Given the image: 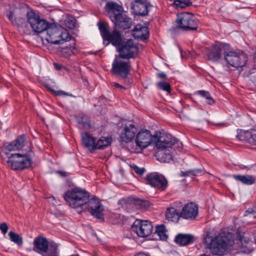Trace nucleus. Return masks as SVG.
Masks as SVG:
<instances>
[{
	"label": "nucleus",
	"mask_w": 256,
	"mask_h": 256,
	"mask_svg": "<svg viewBox=\"0 0 256 256\" xmlns=\"http://www.w3.org/2000/svg\"><path fill=\"white\" fill-rule=\"evenodd\" d=\"M223 44L224 43H221L220 44H216L210 48L206 53V56L209 60L216 62L220 60L222 58Z\"/></svg>",
	"instance_id": "nucleus-21"
},
{
	"label": "nucleus",
	"mask_w": 256,
	"mask_h": 256,
	"mask_svg": "<svg viewBox=\"0 0 256 256\" xmlns=\"http://www.w3.org/2000/svg\"><path fill=\"white\" fill-rule=\"evenodd\" d=\"M56 172L60 176L63 177V178L68 176L70 175V174L68 172H64V171L58 170Z\"/></svg>",
	"instance_id": "nucleus-53"
},
{
	"label": "nucleus",
	"mask_w": 256,
	"mask_h": 256,
	"mask_svg": "<svg viewBox=\"0 0 256 256\" xmlns=\"http://www.w3.org/2000/svg\"><path fill=\"white\" fill-rule=\"evenodd\" d=\"M234 241L230 233L220 234L215 236H212L210 232H206L204 238L205 248L209 249L214 255L222 256L232 245Z\"/></svg>",
	"instance_id": "nucleus-2"
},
{
	"label": "nucleus",
	"mask_w": 256,
	"mask_h": 256,
	"mask_svg": "<svg viewBox=\"0 0 256 256\" xmlns=\"http://www.w3.org/2000/svg\"><path fill=\"white\" fill-rule=\"evenodd\" d=\"M196 92L200 96L206 99L208 96H209V95L210 94L208 91H206L204 90H198Z\"/></svg>",
	"instance_id": "nucleus-50"
},
{
	"label": "nucleus",
	"mask_w": 256,
	"mask_h": 256,
	"mask_svg": "<svg viewBox=\"0 0 256 256\" xmlns=\"http://www.w3.org/2000/svg\"><path fill=\"white\" fill-rule=\"evenodd\" d=\"M172 5H173V6L176 5V0H174V2H172Z\"/></svg>",
	"instance_id": "nucleus-60"
},
{
	"label": "nucleus",
	"mask_w": 256,
	"mask_h": 256,
	"mask_svg": "<svg viewBox=\"0 0 256 256\" xmlns=\"http://www.w3.org/2000/svg\"><path fill=\"white\" fill-rule=\"evenodd\" d=\"M194 236L190 234H177V244L180 246L190 244L194 242Z\"/></svg>",
	"instance_id": "nucleus-27"
},
{
	"label": "nucleus",
	"mask_w": 256,
	"mask_h": 256,
	"mask_svg": "<svg viewBox=\"0 0 256 256\" xmlns=\"http://www.w3.org/2000/svg\"><path fill=\"white\" fill-rule=\"evenodd\" d=\"M54 68L58 70H60L62 67V65L58 63H54Z\"/></svg>",
	"instance_id": "nucleus-56"
},
{
	"label": "nucleus",
	"mask_w": 256,
	"mask_h": 256,
	"mask_svg": "<svg viewBox=\"0 0 256 256\" xmlns=\"http://www.w3.org/2000/svg\"><path fill=\"white\" fill-rule=\"evenodd\" d=\"M136 198L134 196L129 197L126 200L124 206L128 212H130L136 209Z\"/></svg>",
	"instance_id": "nucleus-33"
},
{
	"label": "nucleus",
	"mask_w": 256,
	"mask_h": 256,
	"mask_svg": "<svg viewBox=\"0 0 256 256\" xmlns=\"http://www.w3.org/2000/svg\"><path fill=\"white\" fill-rule=\"evenodd\" d=\"M64 198L70 207L76 208L84 206V209L94 217L104 222L102 204L95 196L90 198V193L85 190L72 188L65 192Z\"/></svg>",
	"instance_id": "nucleus-1"
},
{
	"label": "nucleus",
	"mask_w": 256,
	"mask_h": 256,
	"mask_svg": "<svg viewBox=\"0 0 256 256\" xmlns=\"http://www.w3.org/2000/svg\"><path fill=\"white\" fill-rule=\"evenodd\" d=\"M166 216L168 220L174 222L176 218V208L172 207L168 208L166 212Z\"/></svg>",
	"instance_id": "nucleus-37"
},
{
	"label": "nucleus",
	"mask_w": 256,
	"mask_h": 256,
	"mask_svg": "<svg viewBox=\"0 0 256 256\" xmlns=\"http://www.w3.org/2000/svg\"><path fill=\"white\" fill-rule=\"evenodd\" d=\"M192 5L190 0H177V9L178 8H184Z\"/></svg>",
	"instance_id": "nucleus-41"
},
{
	"label": "nucleus",
	"mask_w": 256,
	"mask_h": 256,
	"mask_svg": "<svg viewBox=\"0 0 256 256\" xmlns=\"http://www.w3.org/2000/svg\"><path fill=\"white\" fill-rule=\"evenodd\" d=\"M7 164L10 169L22 171L31 166L32 160L28 154H12L8 158Z\"/></svg>",
	"instance_id": "nucleus-8"
},
{
	"label": "nucleus",
	"mask_w": 256,
	"mask_h": 256,
	"mask_svg": "<svg viewBox=\"0 0 256 256\" xmlns=\"http://www.w3.org/2000/svg\"><path fill=\"white\" fill-rule=\"evenodd\" d=\"M177 150L180 152H185L182 142L177 139Z\"/></svg>",
	"instance_id": "nucleus-51"
},
{
	"label": "nucleus",
	"mask_w": 256,
	"mask_h": 256,
	"mask_svg": "<svg viewBox=\"0 0 256 256\" xmlns=\"http://www.w3.org/2000/svg\"><path fill=\"white\" fill-rule=\"evenodd\" d=\"M198 215V206L194 202H190L186 204L182 210L177 212V216L184 219L194 220Z\"/></svg>",
	"instance_id": "nucleus-14"
},
{
	"label": "nucleus",
	"mask_w": 256,
	"mask_h": 256,
	"mask_svg": "<svg viewBox=\"0 0 256 256\" xmlns=\"http://www.w3.org/2000/svg\"><path fill=\"white\" fill-rule=\"evenodd\" d=\"M74 46H68L61 48L59 50L60 54L63 57L67 58L75 54Z\"/></svg>",
	"instance_id": "nucleus-31"
},
{
	"label": "nucleus",
	"mask_w": 256,
	"mask_h": 256,
	"mask_svg": "<svg viewBox=\"0 0 256 256\" xmlns=\"http://www.w3.org/2000/svg\"><path fill=\"white\" fill-rule=\"evenodd\" d=\"M200 256H208L206 254H202Z\"/></svg>",
	"instance_id": "nucleus-62"
},
{
	"label": "nucleus",
	"mask_w": 256,
	"mask_h": 256,
	"mask_svg": "<svg viewBox=\"0 0 256 256\" xmlns=\"http://www.w3.org/2000/svg\"><path fill=\"white\" fill-rule=\"evenodd\" d=\"M157 86L159 89L166 91L168 93L171 92L170 86L166 82L162 81L158 82Z\"/></svg>",
	"instance_id": "nucleus-39"
},
{
	"label": "nucleus",
	"mask_w": 256,
	"mask_h": 256,
	"mask_svg": "<svg viewBox=\"0 0 256 256\" xmlns=\"http://www.w3.org/2000/svg\"><path fill=\"white\" fill-rule=\"evenodd\" d=\"M178 47V49L180 52V58L182 60H186L188 58L190 55V52L188 51L183 50L181 48Z\"/></svg>",
	"instance_id": "nucleus-46"
},
{
	"label": "nucleus",
	"mask_w": 256,
	"mask_h": 256,
	"mask_svg": "<svg viewBox=\"0 0 256 256\" xmlns=\"http://www.w3.org/2000/svg\"><path fill=\"white\" fill-rule=\"evenodd\" d=\"M112 139L110 138L102 136L96 142V150L104 149L110 144Z\"/></svg>",
	"instance_id": "nucleus-32"
},
{
	"label": "nucleus",
	"mask_w": 256,
	"mask_h": 256,
	"mask_svg": "<svg viewBox=\"0 0 256 256\" xmlns=\"http://www.w3.org/2000/svg\"><path fill=\"white\" fill-rule=\"evenodd\" d=\"M177 28L184 32H194L197 30L199 22L191 12H180L177 14Z\"/></svg>",
	"instance_id": "nucleus-6"
},
{
	"label": "nucleus",
	"mask_w": 256,
	"mask_h": 256,
	"mask_svg": "<svg viewBox=\"0 0 256 256\" xmlns=\"http://www.w3.org/2000/svg\"><path fill=\"white\" fill-rule=\"evenodd\" d=\"M28 22L33 32L39 34L46 30L50 24L46 20L41 18L40 16L34 12L27 13Z\"/></svg>",
	"instance_id": "nucleus-11"
},
{
	"label": "nucleus",
	"mask_w": 256,
	"mask_h": 256,
	"mask_svg": "<svg viewBox=\"0 0 256 256\" xmlns=\"http://www.w3.org/2000/svg\"><path fill=\"white\" fill-rule=\"evenodd\" d=\"M252 144L256 146V128L252 129Z\"/></svg>",
	"instance_id": "nucleus-52"
},
{
	"label": "nucleus",
	"mask_w": 256,
	"mask_h": 256,
	"mask_svg": "<svg viewBox=\"0 0 256 256\" xmlns=\"http://www.w3.org/2000/svg\"><path fill=\"white\" fill-rule=\"evenodd\" d=\"M174 242H176V236L174 238Z\"/></svg>",
	"instance_id": "nucleus-63"
},
{
	"label": "nucleus",
	"mask_w": 256,
	"mask_h": 256,
	"mask_svg": "<svg viewBox=\"0 0 256 256\" xmlns=\"http://www.w3.org/2000/svg\"><path fill=\"white\" fill-rule=\"evenodd\" d=\"M132 34L135 38L144 41L149 38L150 32L147 26L138 24L134 28Z\"/></svg>",
	"instance_id": "nucleus-23"
},
{
	"label": "nucleus",
	"mask_w": 256,
	"mask_h": 256,
	"mask_svg": "<svg viewBox=\"0 0 256 256\" xmlns=\"http://www.w3.org/2000/svg\"><path fill=\"white\" fill-rule=\"evenodd\" d=\"M4 148L5 150L9 152L19 150L14 140L10 142L6 143L4 145Z\"/></svg>",
	"instance_id": "nucleus-40"
},
{
	"label": "nucleus",
	"mask_w": 256,
	"mask_h": 256,
	"mask_svg": "<svg viewBox=\"0 0 256 256\" xmlns=\"http://www.w3.org/2000/svg\"><path fill=\"white\" fill-rule=\"evenodd\" d=\"M104 8L106 15L111 20H115L118 14H120L124 11L123 7L122 6L112 1L107 2Z\"/></svg>",
	"instance_id": "nucleus-17"
},
{
	"label": "nucleus",
	"mask_w": 256,
	"mask_h": 256,
	"mask_svg": "<svg viewBox=\"0 0 256 256\" xmlns=\"http://www.w3.org/2000/svg\"><path fill=\"white\" fill-rule=\"evenodd\" d=\"M206 102L209 104H212L214 103V100L210 96V94L209 96L206 98Z\"/></svg>",
	"instance_id": "nucleus-54"
},
{
	"label": "nucleus",
	"mask_w": 256,
	"mask_h": 256,
	"mask_svg": "<svg viewBox=\"0 0 256 256\" xmlns=\"http://www.w3.org/2000/svg\"><path fill=\"white\" fill-rule=\"evenodd\" d=\"M140 256H150L148 255V254H141Z\"/></svg>",
	"instance_id": "nucleus-61"
},
{
	"label": "nucleus",
	"mask_w": 256,
	"mask_h": 256,
	"mask_svg": "<svg viewBox=\"0 0 256 256\" xmlns=\"http://www.w3.org/2000/svg\"><path fill=\"white\" fill-rule=\"evenodd\" d=\"M156 76L160 78H166V74L164 72L158 73Z\"/></svg>",
	"instance_id": "nucleus-58"
},
{
	"label": "nucleus",
	"mask_w": 256,
	"mask_h": 256,
	"mask_svg": "<svg viewBox=\"0 0 256 256\" xmlns=\"http://www.w3.org/2000/svg\"><path fill=\"white\" fill-rule=\"evenodd\" d=\"M238 246L240 250L243 253L250 254L254 250V242L248 237L238 232L236 234Z\"/></svg>",
	"instance_id": "nucleus-15"
},
{
	"label": "nucleus",
	"mask_w": 256,
	"mask_h": 256,
	"mask_svg": "<svg viewBox=\"0 0 256 256\" xmlns=\"http://www.w3.org/2000/svg\"><path fill=\"white\" fill-rule=\"evenodd\" d=\"M155 232L158 234L160 238L162 240H166L168 238L166 234V228L164 224L156 226Z\"/></svg>",
	"instance_id": "nucleus-36"
},
{
	"label": "nucleus",
	"mask_w": 256,
	"mask_h": 256,
	"mask_svg": "<svg viewBox=\"0 0 256 256\" xmlns=\"http://www.w3.org/2000/svg\"><path fill=\"white\" fill-rule=\"evenodd\" d=\"M150 4L146 0H134L130 4V8L137 16H146L148 14Z\"/></svg>",
	"instance_id": "nucleus-16"
},
{
	"label": "nucleus",
	"mask_w": 256,
	"mask_h": 256,
	"mask_svg": "<svg viewBox=\"0 0 256 256\" xmlns=\"http://www.w3.org/2000/svg\"><path fill=\"white\" fill-rule=\"evenodd\" d=\"M78 127L82 129L89 130L91 128L90 117L83 113H79L75 116Z\"/></svg>",
	"instance_id": "nucleus-24"
},
{
	"label": "nucleus",
	"mask_w": 256,
	"mask_h": 256,
	"mask_svg": "<svg viewBox=\"0 0 256 256\" xmlns=\"http://www.w3.org/2000/svg\"><path fill=\"white\" fill-rule=\"evenodd\" d=\"M135 141L138 146L146 148L151 144L152 135L150 130H142L136 135Z\"/></svg>",
	"instance_id": "nucleus-18"
},
{
	"label": "nucleus",
	"mask_w": 256,
	"mask_h": 256,
	"mask_svg": "<svg viewBox=\"0 0 256 256\" xmlns=\"http://www.w3.org/2000/svg\"><path fill=\"white\" fill-rule=\"evenodd\" d=\"M8 229V228L6 222H2L0 224V230L3 234H6Z\"/></svg>",
	"instance_id": "nucleus-48"
},
{
	"label": "nucleus",
	"mask_w": 256,
	"mask_h": 256,
	"mask_svg": "<svg viewBox=\"0 0 256 256\" xmlns=\"http://www.w3.org/2000/svg\"><path fill=\"white\" fill-rule=\"evenodd\" d=\"M132 70L131 62L130 60L116 56L112 63L111 72L115 76L126 79Z\"/></svg>",
	"instance_id": "nucleus-9"
},
{
	"label": "nucleus",
	"mask_w": 256,
	"mask_h": 256,
	"mask_svg": "<svg viewBox=\"0 0 256 256\" xmlns=\"http://www.w3.org/2000/svg\"><path fill=\"white\" fill-rule=\"evenodd\" d=\"M76 20L75 19H68L66 20V26L72 30L74 29L76 27Z\"/></svg>",
	"instance_id": "nucleus-43"
},
{
	"label": "nucleus",
	"mask_w": 256,
	"mask_h": 256,
	"mask_svg": "<svg viewBox=\"0 0 256 256\" xmlns=\"http://www.w3.org/2000/svg\"><path fill=\"white\" fill-rule=\"evenodd\" d=\"M244 216H248L254 218H256V206L248 208L244 212Z\"/></svg>",
	"instance_id": "nucleus-42"
},
{
	"label": "nucleus",
	"mask_w": 256,
	"mask_h": 256,
	"mask_svg": "<svg viewBox=\"0 0 256 256\" xmlns=\"http://www.w3.org/2000/svg\"><path fill=\"white\" fill-rule=\"evenodd\" d=\"M47 31V41L52 44H60L69 41L71 36L60 25L56 24H50Z\"/></svg>",
	"instance_id": "nucleus-4"
},
{
	"label": "nucleus",
	"mask_w": 256,
	"mask_h": 256,
	"mask_svg": "<svg viewBox=\"0 0 256 256\" xmlns=\"http://www.w3.org/2000/svg\"><path fill=\"white\" fill-rule=\"evenodd\" d=\"M132 228L138 237L145 238L152 233L153 226L148 220L136 219L133 223Z\"/></svg>",
	"instance_id": "nucleus-12"
},
{
	"label": "nucleus",
	"mask_w": 256,
	"mask_h": 256,
	"mask_svg": "<svg viewBox=\"0 0 256 256\" xmlns=\"http://www.w3.org/2000/svg\"><path fill=\"white\" fill-rule=\"evenodd\" d=\"M8 235L12 242L16 244L18 246H22L23 244V238L22 236L12 231L9 232Z\"/></svg>",
	"instance_id": "nucleus-34"
},
{
	"label": "nucleus",
	"mask_w": 256,
	"mask_h": 256,
	"mask_svg": "<svg viewBox=\"0 0 256 256\" xmlns=\"http://www.w3.org/2000/svg\"><path fill=\"white\" fill-rule=\"evenodd\" d=\"M19 150L22 149L25 146L26 138L24 134H22L18 136L17 138L14 140Z\"/></svg>",
	"instance_id": "nucleus-38"
},
{
	"label": "nucleus",
	"mask_w": 256,
	"mask_h": 256,
	"mask_svg": "<svg viewBox=\"0 0 256 256\" xmlns=\"http://www.w3.org/2000/svg\"><path fill=\"white\" fill-rule=\"evenodd\" d=\"M179 175L180 176H188L190 175V173L188 172V170L186 171V172H181L180 173Z\"/></svg>",
	"instance_id": "nucleus-57"
},
{
	"label": "nucleus",
	"mask_w": 256,
	"mask_h": 256,
	"mask_svg": "<svg viewBox=\"0 0 256 256\" xmlns=\"http://www.w3.org/2000/svg\"><path fill=\"white\" fill-rule=\"evenodd\" d=\"M232 177L237 181L240 182L244 184L252 185L255 183L256 180L254 178L249 174L240 175L234 174Z\"/></svg>",
	"instance_id": "nucleus-29"
},
{
	"label": "nucleus",
	"mask_w": 256,
	"mask_h": 256,
	"mask_svg": "<svg viewBox=\"0 0 256 256\" xmlns=\"http://www.w3.org/2000/svg\"><path fill=\"white\" fill-rule=\"evenodd\" d=\"M118 56L126 60H130L137 56L139 48L133 40L129 39L122 42L121 45L118 46Z\"/></svg>",
	"instance_id": "nucleus-10"
},
{
	"label": "nucleus",
	"mask_w": 256,
	"mask_h": 256,
	"mask_svg": "<svg viewBox=\"0 0 256 256\" xmlns=\"http://www.w3.org/2000/svg\"><path fill=\"white\" fill-rule=\"evenodd\" d=\"M202 172V170L200 168L192 169L188 170V172L190 173V175L193 176H196L198 174H200Z\"/></svg>",
	"instance_id": "nucleus-49"
},
{
	"label": "nucleus",
	"mask_w": 256,
	"mask_h": 256,
	"mask_svg": "<svg viewBox=\"0 0 256 256\" xmlns=\"http://www.w3.org/2000/svg\"><path fill=\"white\" fill-rule=\"evenodd\" d=\"M236 137L240 141L252 144V142H251V139L252 138V130L250 131L238 129L237 130Z\"/></svg>",
	"instance_id": "nucleus-26"
},
{
	"label": "nucleus",
	"mask_w": 256,
	"mask_h": 256,
	"mask_svg": "<svg viewBox=\"0 0 256 256\" xmlns=\"http://www.w3.org/2000/svg\"><path fill=\"white\" fill-rule=\"evenodd\" d=\"M115 28H118L122 30H127L130 28L132 25V20L128 16L122 12L118 14L115 20H112Z\"/></svg>",
	"instance_id": "nucleus-19"
},
{
	"label": "nucleus",
	"mask_w": 256,
	"mask_h": 256,
	"mask_svg": "<svg viewBox=\"0 0 256 256\" xmlns=\"http://www.w3.org/2000/svg\"><path fill=\"white\" fill-rule=\"evenodd\" d=\"M6 16L12 24H17L16 20L14 18V14L12 11H10L8 14H6Z\"/></svg>",
	"instance_id": "nucleus-47"
},
{
	"label": "nucleus",
	"mask_w": 256,
	"mask_h": 256,
	"mask_svg": "<svg viewBox=\"0 0 256 256\" xmlns=\"http://www.w3.org/2000/svg\"><path fill=\"white\" fill-rule=\"evenodd\" d=\"M97 25L104 41L108 42L107 44L110 43L114 46H118L121 45L122 42V34L116 28H114L110 32L106 23L99 22Z\"/></svg>",
	"instance_id": "nucleus-7"
},
{
	"label": "nucleus",
	"mask_w": 256,
	"mask_h": 256,
	"mask_svg": "<svg viewBox=\"0 0 256 256\" xmlns=\"http://www.w3.org/2000/svg\"><path fill=\"white\" fill-rule=\"evenodd\" d=\"M146 184L152 187L160 190H164L168 186V181L162 174L157 172L148 174L145 178Z\"/></svg>",
	"instance_id": "nucleus-13"
},
{
	"label": "nucleus",
	"mask_w": 256,
	"mask_h": 256,
	"mask_svg": "<svg viewBox=\"0 0 256 256\" xmlns=\"http://www.w3.org/2000/svg\"><path fill=\"white\" fill-rule=\"evenodd\" d=\"M49 90L51 92H52L53 93H54L56 96H72V94L66 92L64 90H60L56 91L51 88H49Z\"/></svg>",
	"instance_id": "nucleus-44"
},
{
	"label": "nucleus",
	"mask_w": 256,
	"mask_h": 256,
	"mask_svg": "<svg viewBox=\"0 0 256 256\" xmlns=\"http://www.w3.org/2000/svg\"><path fill=\"white\" fill-rule=\"evenodd\" d=\"M254 66H256V52H254Z\"/></svg>",
	"instance_id": "nucleus-59"
},
{
	"label": "nucleus",
	"mask_w": 256,
	"mask_h": 256,
	"mask_svg": "<svg viewBox=\"0 0 256 256\" xmlns=\"http://www.w3.org/2000/svg\"><path fill=\"white\" fill-rule=\"evenodd\" d=\"M136 208L141 210H146L151 205L148 200L136 198Z\"/></svg>",
	"instance_id": "nucleus-35"
},
{
	"label": "nucleus",
	"mask_w": 256,
	"mask_h": 256,
	"mask_svg": "<svg viewBox=\"0 0 256 256\" xmlns=\"http://www.w3.org/2000/svg\"><path fill=\"white\" fill-rule=\"evenodd\" d=\"M42 256H58V244L54 241H50L45 252L42 254Z\"/></svg>",
	"instance_id": "nucleus-28"
},
{
	"label": "nucleus",
	"mask_w": 256,
	"mask_h": 256,
	"mask_svg": "<svg viewBox=\"0 0 256 256\" xmlns=\"http://www.w3.org/2000/svg\"><path fill=\"white\" fill-rule=\"evenodd\" d=\"M112 86L116 88H119L120 89L126 90V88L124 86H122V85H121L118 83L114 82Z\"/></svg>",
	"instance_id": "nucleus-55"
},
{
	"label": "nucleus",
	"mask_w": 256,
	"mask_h": 256,
	"mask_svg": "<svg viewBox=\"0 0 256 256\" xmlns=\"http://www.w3.org/2000/svg\"><path fill=\"white\" fill-rule=\"evenodd\" d=\"M82 143L85 147L90 150H96V140L87 132L82 134Z\"/></svg>",
	"instance_id": "nucleus-25"
},
{
	"label": "nucleus",
	"mask_w": 256,
	"mask_h": 256,
	"mask_svg": "<svg viewBox=\"0 0 256 256\" xmlns=\"http://www.w3.org/2000/svg\"><path fill=\"white\" fill-rule=\"evenodd\" d=\"M136 130V128L134 124H130L126 126L120 134V141L121 144L131 142L134 138Z\"/></svg>",
	"instance_id": "nucleus-20"
},
{
	"label": "nucleus",
	"mask_w": 256,
	"mask_h": 256,
	"mask_svg": "<svg viewBox=\"0 0 256 256\" xmlns=\"http://www.w3.org/2000/svg\"><path fill=\"white\" fill-rule=\"evenodd\" d=\"M132 168L136 173L140 176L142 175L146 172V170L144 168H139L136 164H133L132 166Z\"/></svg>",
	"instance_id": "nucleus-45"
},
{
	"label": "nucleus",
	"mask_w": 256,
	"mask_h": 256,
	"mask_svg": "<svg viewBox=\"0 0 256 256\" xmlns=\"http://www.w3.org/2000/svg\"><path fill=\"white\" fill-rule=\"evenodd\" d=\"M222 48L224 59L228 64L234 68H241L245 65L248 58L242 51L231 50L228 44H223Z\"/></svg>",
	"instance_id": "nucleus-3"
},
{
	"label": "nucleus",
	"mask_w": 256,
	"mask_h": 256,
	"mask_svg": "<svg viewBox=\"0 0 256 256\" xmlns=\"http://www.w3.org/2000/svg\"><path fill=\"white\" fill-rule=\"evenodd\" d=\"M156 146L158 149H164L158 152V156L160 162H169L172 160L171 152L166 148H170L175 143V140L172 138L170 134H163L157 138L155 142Z\"/></svg>",
	"instance_id": "nucleus-5"
},
{
	"label": "nucleus",
	"mask_w": 256,
	"mask_h": 256,
	"mask_svg": "<svg viewBox=\"0 0 256 256\" xmlns=\"http://www.w3.org/2000/svg\"><path fill=\"white\" fill-rule=\"evenodd\" d=\"M50 244L47 238L42 236L36 237L34 240L33 250L40 254L45 252Z\"/></svg>",
	"instance_id": "nucleus-22"
},
{
	"label": "nucleus",
	"mask_w": 256,
	"mask_h": 256,
	"mask_svg": "<svg viewBox=\"0 0 256 256\" xmlns=\"http://www.w3.org/2000/svg\"><path fill=\"white\" fill-rule=\"evenodd\" d=\"M28 24V20L25 21L22 20L20 23H18L16 24L18 30L22 34H30L33 30Z\"/></svg>",
	"instance_id": "nucleus-30"
}]
</instances>
